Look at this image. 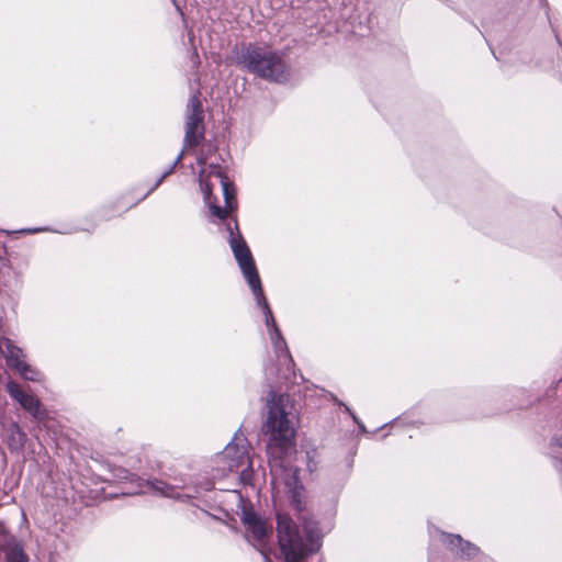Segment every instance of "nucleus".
Segmentation results:
<instances>
[{
	"instance_id": "1",
	"label": "nucleus",
	"mask_w": 562,
	"mask_h": 562,
	"mask_svg": "<svg viewBox=\"0 0 562 562\" xmlns=\"http://www.w3.org/2000/svg\"><path fill=\"white\" fill-rule=\"evenodd\" d=\"M227 231L229 247L245 280L247 281L254 294L257 306L262 311L265 324L268 329L273 351L276 353L279 366L281 367L279 370L282 371L284 379L288 381L291 379V375L295 374L293 371L294 362L288 349V345L276 323L268 301L263 294L261 281L250 249L238 232L236 220H232L227 223Z\"/></svg>"
},
{
	"instance_id": "2",
	"label": "nucleus",
	"mask_w": 562,
	"mask_h": 562,
	"mask_svg": "<svg viewBox=\"0 0 562 562\" xmlns=\"http://www.w3.org/2000/svg\"><path fill=\"white\" fill-rule=\"evenodd\" d=\"M266 402L267 416L262 425V431L269 436V453L272 459L270 460V471L274 479H277L279 469L282 468L279 460L274 457L273 449L280 448L282 450L293 445L295 436V419L293 402L290 395L284 393H277L273 389L267 392L263 396Z\"/></svg>"
},
{
	"instance_id": "3",
	"label": "nucleus",
	"mask_w": 562,
	"mask_h": 562,
	"mask_svg": "<svg viewBox=\"0 0 562 562\" xmlns=\"http://www.w3.org/2000/svg\"><path fill=\"white\" fill-rule=\"evenodd\" d=\"M299 519L302 521L303 535L288 514L277 515L279 558L284 562H301L321 547L323 532L318 522L306 514H302Z\"/></svg>"
},
{
	"instance_id": "4",
	"label": "nucleus",
	"mask_w": 562,
	"mask_h": 562,
	"mask_svg": "<svg viewBox=\"0 0 562 562\" xmlns=\"http://www.w3.org/2000/svg\"><path fill=\"white\" fill-rule=\"evenodd\" d=\"M211 168L209 175H205V170H201L200 188L212 215L225 220L237 204L235 189L217 166H211Z\"/></svg>"
},
{
	"instance_id": "5",
	"label": "nucleus",
	"mask_w": 562,
	"mask_h": 562,
	"mask_svg": "<svg viewBox=\"0 0 562 562\" xmlns=\"http://www.w3.org/2000/svg\"><path fill=\"white\" fill-rule=\"evenodd\" d=\"M240 64L258 77L274 81L284 82L289 78V71L282 55L268 47L249 45L243 49Z\"/></svg>"
},
{
	"instance_id": "6",
	"label": "nucleus",
	"mask_w": 562,
	"mask_h": 562,
	"mask_svg": "<svg viewBox=\"0 0 562 562\" xmlns=\"http://www.w3.org/2000/svg\"><path fill=\"white\" fill-rule=\"evenodd\" d=\"M215 463L221 476L233 471H240L241 477L248 479L251 474V462L246 438L237 432L224 450L216 454Z\"/></svg>"
},
{
	"instance_id": "7",
	"label": "nucleus",
	"mask_w": 562,
	"mask_h": 562,
	"mask_svg": "<svg viewBox=\"0 0 562 562\" xmlns=\"http://www.w3.org/2000/svg\"><path fill=\"white\" fill-rule=\"evenodd\" d=\"M240 520L245 527V537L263 557L266 562H271L267 554L268 540L271 527L258 516L251 508L243 507Z\"/></svg>"
},
{
	"instance_id": "8",
	"label": "nucleus",
	"mask_w": 562,
	"mask_h": 562,
	"mask_svg": "<svg viewBox=\"0 0 562 562\" xmlns=\"http://www.w3.org/2000/svg\"><path fill=\"white\" fill-rule=\"evenodd\" d=\"M204 138V111L202 102L193 94L187 105L183 148L196 147Z\"/></svg>"
},
{
	"instance_id": "9",
	"label": "nucleus",
	"mask_w": 562,
	"mask_h": 562,
	"mask_svg": "<svg viewBox=\"0 0 562 562\" xmlns=\"http://www.w3.org/2000/svg\"><path fill=\"white\" fill-rule=\"evenodd\" d=\"M431 546L440 544L460 560H473L480 554V549L460 535L449 533L439 529L430 530Z\"/></svg>"
},
{
	"instance_id": "10",
	"label": "nucleus",
	"mask_w": 562,
	"mask_h": 562,
	"mask_svg": "<svg viewBox=\"0 0 562 562\" xmlns=\"http://www.w3.org/2000/svg\"><path fill=\"white\" fill-rule=\"evenodd\" d=\"M181 483L182 484H179V483L170 484L162 480H157V479L146 482L148 487L150 490H153L154 493H156L160 496H164V497H168V498H172V499H177V501H181V502H186V501H189V499L195 497V495L199 493L198 487L190 486L189 484L184 483L182 480H181Z\"/></svg>"
},
{
	"instance_id": "11",
	"label": "nucleus",
	"mask_w": 562,
	"mask_h": 562,
	"mask_svg": "<svg viewBox=\"0 0 562 562\" xmlns=\"http://www.w3.org/2000/svg\"><path fill=\"white\" fill-rule=\"evenodd\" d=\"M5 391L8 392L10 397L16 403H19L24 411L30 413L33 418L40 420L44 417L46 412L41 401L33 394L24 391L19 383L10 380L5 384Z\"/></svg>"
},
{
	"instance_id": "12",
	"label": "nucleus",
	"mask_w": 562,
	"mask_h": 562,
	"mask_svg": "<svg viewBox=\"0 0 562 562\" xmlns=\"http://www.w3.org/2000/svg\"><path fill=\"white\" fill-rule=\"evenodd\" d=\"M0 550L4 553L7 562H29L22 546L14 536L0 531Z\"/></svg>"
},
{
	"instance_id": "13",
	"label": "nucleus",
	"mask_w": 562,
	"mask_h": 562,
	"mask_svg": "<svg viewBox=\"0 0 562 562\" xmlns=\"http://www.w3.org/2000/svg\"><path fill=\"white\" fill-rule=\"evenodd\" d=\"M0 353L5 359L7 364L14 370L25 362L23 350L8 338L0 339Z\"/></svg>"
},
{
	"instance_id": "14",
	"label": "nucleus",
	"mask_w": 562,
	"mask_h": 562,
	"mask_svg": "<svg viewBox=\"0 0 562 562\" xmlns=\"http://www.w3.org/2000/svg\"><path fill=\"white\" fill-rule=\"evenodd\" d=\"M26 441L25 432L16 423H11L8 428L7 443L10 450L19 452L24 448Z\"/></svg>"
},
{
	"instance_id": "15",
	"label": "nucleus",
	"mask_w": 562,
	"mask_h": 562,
	"mask_svg": "<svg viewBox=\"0 0 562 562\" xmlns=\"http://www.w3.org/2000/svg\"><path fill=\"white\" fill-rule=\"evenodd\" d=\"M20 376L26 381L31 382H42L44 380V374L37 368L29 364L26 361L22 363L16 369Z\"/></svg>"
},
{
	"instance_id": "16",
	"label": "nucleus",
	"mask_w": 562,
	"mask_h": 562,
	"mask_svg": "<svg viewBox=\"0 0 562 562\" xmlns=\"http://www.w3.org/2000/svg\"><path fill=\"white\" fill-rule=\"evenodd\" d=\"M330 397L334 401V403L341 406L344 408V411L351 416L352 420L358 425L359 430L361 432H363V434L367 432L364 424L357 417V415L350 409V407L348 405H346L345 403L339 401L334 394H330Z\"/></svg>"
},
{
	"instance_id": "17",
	"label": "nucleus",
	"mask_w": 562,
	"mask_h": 562,
	"mask_svg": "<svg viewBox=\"0 0 562 562\" xmlns=\"http://www.w3.org/2000/svg\"><path fill=\"white\" fill-rule=\"evenodd\" d=\"M183 154H184V150H181L180 154L177 156V158L175 159V161L169 166L168 169H166V171L162 172V175L160 176V178L155 182L154 187L150 189V191L155 190L156 188H158L160 186V183L164 181L165 178H167L170 173L173 172L175 168L178 166V164L181 161V159L183 158Z\"/></svg>"
},
{
	"instance_id": "18",
	"label": "nucleus",
	"mask_w": 562,
	"mask_h": 562,
	"mask_svg": "<svg viewBox=\"0 0 562 562\" xmlns=\"http://www.w3.org/2000/svg\"><path fill=\"white\" fill-rule=\"evenodd\" d=\"M391 425H401V426H415L417 425L418 423L408 418V416L404 415V416H401V417H397L395 419H393L392 422H390ZM387 424H385L383 427L387 426Z\"/></svg>"
},
{
	"instance_id": "19",
	"label": "nucleus",
	"mask_w": 562,
	"mask_h": 562,
	"mask_svg": "<svg viewBox=\"0 0 562 562\" xmlns=\"http://www.w3.org/2000/svg\"><path fill=\"white\" fill-rule=\"evenodd\" d=\"M291 503H292L293 507L295 508V510H297L299 513L303 512L304 507L302 505L301 499L299 498L297 492L293 493Z\"/></svg>"
},
{
	"instance_id": "20",
	"label": "nucleus",
	"mask_w": 562,
	"mask_h": 562,
	"mask_svg": "<svg viewBox=\"0 0 562 562\" xmlns=\"http://www.w3.org/2000/svg\"><path fill=\"white\" fill-rule=\"evenodd\" d=\"M196 161L199 165H205L206 157H204L203 155H200V156H198Z\"/></svg>"
},
{
	"instance_id": "21",
	"label": "nucleus",
	"mask_w": 562,
	"mask_h": 562,
	"mask_svg": "<svg viewBox=\"0 0 562 562\" xmlns=\"http://www.w3.org/2000/svg\"><path fill=\"white\" fill-rule=\"evenodd\" d=\"M42 229L41 228H33V229H27L26 232L27 233H37V232H41Z\"/></svg>"
},
{
	"instance_id": "22",
	"label": "nucleus",
	"mask_w": 562,
	"mask_h": 562,
	"mask_svg": "<svg viewBox=\"0 0 562 562\" xmlns=\"http://www.w3.org/2000/svg\"><path fill=\"white\" fill-rule=\"evenodd\" d=\"M429 559H430V561L435 562L436 558H435V555L432 554V552H430V554H429Z\"/></svg>"
},
{
	"instance_id": "23",
	"label": "nucleus",
	"mask_w": 562,
	"mask_h": 562,
	"mask_svg": "<svg viewBox=\"0 0 562 562\" xmlns=\"http://www.w3.org/2000/svg\"><path fill=\"white\" fill-rule=\"evenodd\" d=\"M212 486H213V484L209 482V483L206 484V486L204 487V490H210Z\"/></svg>"
}]
</instances>
